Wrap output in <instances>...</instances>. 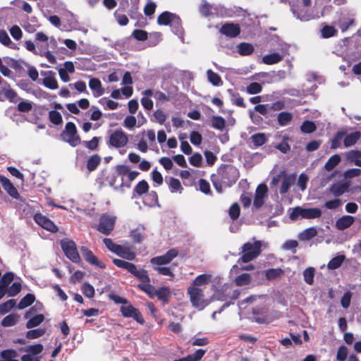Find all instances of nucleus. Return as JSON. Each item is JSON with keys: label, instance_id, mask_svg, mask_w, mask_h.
<instances>
[{"label": "nucleus", "instance_id": "nucleus-3", "mask_svg": "<svg viewBox=\"0 0 361 361\" xmlns=\"http://www.w3.org/2000/svg\"><path fill=\"white\" fill-rule=\"evenodd\" d=\"M262 243L259 240L246 243L242 247L243 255L238 262H249L259 256L261 252Z\"/></svg>", "mask_w": 361, "mask_h": 361}, {"label": "nucleus", "instance_id": "nucleus-42", "mask_svg": "<svg viewBox=\"0 0 361 361\" xmlns=\"http://www.w3.org/2000/svg\"><path fill=\"white\" fill-rule=\"evenodd\" d=\"M18 316L16 314H11L5 317L1 321V325L4 326H12L16 324Z\"/></svg>", "mask_w": 361, "mask_h": 361}, {"label": "nucleus", "instance_id": "nucleus-6", "mask_svg": "<svg viewBox=\"0 0 361 361\" xmlns=\"http://www.w3.org/2000/svg\"><path fill=\"white\" fill-rule=\"evenodd\" d=\"M61 248L65 255L73 263L80 262V257L77 250L75 242L68 239H64L61 241Z\"/></svg>", "mask_w": 361, "mask_h": 361}, {"label": "nucleus", "instance_id": "nucleus-58", "mask_svg": "<svg viewBox=\"0 0 361 361\" xmlns=\"http://www.w3.org/2000/svg\"><path fill=\"white\" fill-rule=\"evenodd\" d=\"M82 290L87 298H92L94 295V288L88 283H85L82 285Z\"/></svg>", "mask_w": 361, "mask_h": 361}, {"label": "nucleus", "instance_id": "nucleus-4", "mask_svg": "<svg viewBox=\"0 0 361 361\" xmlns=\"http://www.w3.org/2000/svg\"><path fill=\"white\" fill-rule=\"evenodd\" d=\"M188 293L192 305L200 310H203L210 302L204 298V292L198 287L190 286L188 288Z\"/></svg>", "mask_w": 361, "mask_h": 361}, {"label": "nucleus", "instance_id": "nucleus-33", "mask_svg": "<svg viewBox=\"0 0 361 361\" xmlns=\"http://www.w3.org/2000/svg\"><path fill=\"white\" fill-rule=\"evenodd\" d=\"M116 217L110 214H104L100 217L99 226H113L116 224Z\"/></svg>", "mask_w": 361, "mask_h": 361}, {"label": "nucleus", "instance_id": "nucleus-24", "mask_svg": "<svg viewBox=\"0 0 361 361\" xmlns=\"http://www.w3.org/2000/svg\"><path fill=\"white\" fill-rule=\"evenodd\" d=\"M207 77L208 81L214 86H221L223 85L221 77L211 69L207 70Z\"/></svg>", "mask_w": 361, "mask_h": 361}, {"label": "nucleus", "instance_id": "nucleus-40", "mask_svg": "<svg viewBox=\"0 0 361 361\" xmlns=\"http://www.w3.org/2000/svg\"><path fill=\"white\" fill-rule=\"evenodd\" d=\"M43 348L42 344L30 345L26 346L24 348V351L27 353H30L32 355H37L42 352Z\"/></svg>", "mask_w": 361, "mask_h": 361}, {"label": "nucleus", "instance_id": "nucleus-46", "mask_svg": "<svg viewBox=\"0 0 361 361\" xmlns=\"http://www.w3.org/2000/svg\"><path fill=\"white\" fill-rule=\"evenodd\" d=\"M250 281L251 276L248 274H240L235 280L236 285L238 286L248 285Z\"/></svg>", "mask_w": 361, "mask_h": 361}, {"label": "nucleus", "instance_id": "nucleus-19", "mask_svg": "<svg viewBox=\"0 0 361 361\" xmlns=\"http://www.w3.org/2000/svg\"><path fill=\"white\" fill-rule=\"evenodd\" d=\"M89 87L93 92L95 97H99L104 94V89L102 88L100 80L97 78H91L89 81Z\"/></svg>", "mask_w": 361, "mask_h": 361}, {"label": "nucleus", "instance_id": "nucleus-17", "mask_svg": "<svg viewBox=\"0 0 361 361\" xmlns=\"http://www.w3.org/2000/svg\"><path fill=\"white\" fill-rule=\"evenodd\" d=\"M177 20L176 14L164 11L157 18V23L159 25H170L172 21Z\"/></svg>", "mask_w": 361, "mask_h": 361}, {"label": "nucleus", "instance_id": "nucleus-38", "mask_svg": "<svg viewBox=\"0 0 361 361\" xmlns=\"http://www.w3.org/2000/svg\"><path fill=\"white\" fill-rule=\"evenodd\" d=\"M317 231L314 227H309L305 229L302 233H300L299 239L301 240H308L315 236Z\"/></svg>", "mask_w": 361, "mask_h": 361}, {"label": "nucleus", "instance_id": "nucleus-13", "mask_svg": "<svg viewBox=\"0 0 361 361\" xmlns=\"http://www.w3.org/2000/svg\"><path fill=\"white\" fill-rule=\"evenodd\" d=\"M220 32L227 37H235L239 35L240 27L234 23H226L221 27Z\"/></svg>", "mask_w": 361, "mask_h": 361}, {"label": "nucleus", "instance_id": "nucleus-34", "mask_svg": "<svg viewBox=\"0 0 361 361\" xmlns=\"http://www.w3.org/2000/svg\"><path fill=\"white\" fill-rule=\"evenodd\" d=\"M0 42L11 49H16V44L11 41L7 32L3 30H0Z\"/></svg>", "mask_w": 361, "mask_h": 361}, {"label": "nucleus", "instance_id": "nucleus-18", "mask_svg": "<svg viewBox=\"0 0 361 361\" xmlns=\"http://www.w3.org/2000/svg\"><path fill=\"white\" fill-rule=\"evenodd\" d=\"M361 137V133L360 131H355L348 134L346 133L343 137V144L345 147H349L354 145Z\"/></svg>", "mask_w": 361, "mask_h": 361}, {"label": "nucleus", "instance_id": "nucleus-52", "mask_svg": "<svg viewBox=\"0 0 361 361\" xmlns=\"http://www.w3.org/2000/svg\"><path fill=\"white\" fill-rule=\"evenodd\" d=\"M49 118L50 121L55 125H59L63 121L61 114L56 111H50Z\"/></svg>", "mask_w": 361, "mask_h": 361}, {"label": "nucleus", "instance_id": "nucleus-30", "mask_svg": "<svg viewBox=\"0 0 361 361\" xmlns=\"http://www.w3.org/2000/svg\"><path fill=\"white\" fill-rule=\"evenodd\" d=\"M341 161V157L338 154L331 156L324 165V169L330 171L333 170Z\"/></svg>", "mask_w": 361, "mask_h": 361}, {"label": "nucleus", "instance_id": "nucleus-43", "mask_svg": "<svg viewBox=\"0 0 361 361\" xmlns=\"http://www.w3.org/2000/svg\"><path fill=\"white\" fill-rule=\"evenodd\" d=\"M16 300L13 299H10L6 302L0 305V314H4L8 312L12 308L16 305Z\"/></svg>", "mask_w": 361, "mask_h": 361}, {"label": "nucleus", "instance_id": "nucleus-54", "mask_svg": "<svg viewBox=\"0 0 361 361\" xmlns=\"http://www.w3.org/2000/svg\"><path fill=\"white\" fill-rule=\"evenodd\" d=\"M44 333L45 330L42 329L30 330L27 332L26 337L29 339H35L40 336H42L44 334Z\"/></svg>", "mask_w": 361, "mask_h": 361}, {"label": "nucleus", "instance_id": "nucleus-20", "mask_svg": "<svg viewBox=\"0 0 361 361\" xmlns=\"http://www.w3.org/2000/svg\"><path fill=\"white\" fill-rule=\"evenodd\" d=\"M295 176L293 175H283V180L280 188V192L284 194L287 192L290 186L295 183Z\"/></svg>", "mask_w": 361, "mask_h": 361}, {"label": "nucleus", "instance_id": "nucleus-22", "mask_svg": "<svg viewBox=\"0 0 361 361\" xmlns=\"http://www.w3.org/2000/svg\"><path fill=\"white\" fill-rule=\"evenodd\" d=\"M143 94L147 97H153L157 101L164 102L169 100L168 97L160 91H153L152 90H146L143 92Z\"/></svg>", "mask_w": 361, "mask_h": 361}, {"label": "nucleus", "instance_id": "nucleus-25", "mask_svg": "<svg viewBox=\"0 0 361 361\" xmlns=\"http://www.w3.org/2000/svg\"><path fill=\"white\" fill-rule=\"evenodd\" d=\"M283 56L279 53H272L263 56L262 61L265 64L271 65L281 61Z\"/></svg>", "mask_w": 361, "mask_h": 361}, {"label": "nucleus", "instance_id": "nucleus-31", "mask_svg": "<svg viewBox=\"0 0 361 361\" xmlns=\"http://www.w3.org/2000/svg\"><path fill=\"white\" fill-rule=\"evenodd\" d=\"M354 23V19L351 17H342L341 18L337 25L341 28L342 32H345L348 27Z\"/></svg>", "mask_w": 361, "mask_h": 361}, {"label": "nucleus", "instance_id": "nucleus-26", "mask_svg": "<svg viewBox=\"0 0 361 361\" xmlns=\"http://www.w3.org/2000/svg\"><path fill=\"white\" fill-rule=\"evenodd\" d=\"M170 295H171L170 289L166 286H162V287L157 289V298L164 303L168 302Z\"/></svg>", "mask_w": 361, "mask_h": 361}, {"label": "nucleus", "instance_id": "nucleus-63", "mask_svg": "<svg viewBox=\"0 0 361 361\" xmlns=\"http://www.w3.org/2000/svg\"><path fill=\"white\" fill-rule=\"evenodd\" d=\"M202 157L199 153H195L190 157L189 161L194 166L200 167L202 165Z\"/></svg>", "mask_w": 361, "mask_h": 361}, {"label": "nucleus", "instance_id": "nucleus-16", "mask_svg": "<svg viewBox=\"0 0 361 361\" xmlns=\"http://www.w3.org/2000/svg\"><path fill=\"white\" fill-rule=\"evenodd\" d=\"M43 85L49 89L56 90L59 87L55 74L52 71L45 72L44 74Z\"/></svg>", "mask_w": 361, "mask_h": 361}, {"label": "nucleus", "instance_id": "nucleus-11", "mask_svg": "<svg viewBox=\"0 0 361 361\" xmlns=\"http://www.w3.org/2000/svg\"><path fill=\"white\" fill-rule=\"evenodd\" d=\"M267 187L264 184H260L256 189L253 206L258 209L264 203V200L267 196Z\"/></svg>", "mask_w": 361, "mask_h": 361}, {"label": "nucleus", "instance_id": "nucleus-44", "mask_svg": "<svg viewBox=\"0 0 361 361\" xmlns=\"http://www.w3.org/2000/svg\"><path fill=\"white\" fill-rule=\"evenodd\" d=\"M226 121L224 118L221 116H213L212 118V127L223 130L225 128Z\"/></svg>", "mask_w": 361, "mask_h": 361}, {"label": "nucleus", "instance_id": "nucleus-27", "mask_svg": "<svg viewBox=\"0 0 361 361\" xmlns=\"http://www.w3.org/2000/svg\"><path fill=\"white\" fill-rule=\"evenodd\" d=\"M214 10L215 9L212 7V6L205 1H203L199 7L200 13L205 17L214 15Z\"/></svg>", "mask_w": 361, "mask_h": 361}, {"label": "nucleus", "instance_id": "nucleus-49", "mask_svg": "<svg viewBox=\"0 0 361 361\" xmlns=\"http://www.w3.org/2000/svg\"><path fill=\"white\" fill-rule=\"evenodd\" d=\"M13 280V274L11 272L6 273L0 279V286L7 290L8 286Z\"/></svg>", "mask_w": 361, "mask_h": 361}, {"label": "nucleus", "instance_id": "nucleus-7", "mask_svg": "<svg viewBox=\"0 0 361 361\" xmlns=\"http://www.w3.org/2000/svg\"><path fill=\"white\" fill-rule=\"evenodd\" d=\"M128 142L127 134L121 129H117L113 131L109 139L110 146L115 148H121L125 147Z\"/></svg>", "mask_w": 361, "mask_h": 361}, {"label": "nucleus", "instance_id": "nucleus-64", "mask_svg": "<svg viewBox=\"0 0 361 361\" xmlns=\"http://www.w3.org/2000/svg\"><path fill=\"white\" fill-rule=\"evenodd\" d=\"M205 353L206 350L203 349H198L193 354H190L188 356L190 361H199L202 359Z\"/></svg>", "mask_w": 361, "mask_h": 361}, {"label": "nucleus", "instance_id": "nucleus-28", "mask_svg": "<svg viewBox=\"0 0 361 361\" xmlns=\"http://www.w3.org/2000/svg\"><path fill=\"white\" fill-rule=\"evenodd\" d=\"M35 300V297L32 293H27L25 296H24L18 305V308L20 310H23L26 308L27 307L31 305Z\"/></svg>", "mask_w": 361, "mask_h": 361}, {"label": "nucleus", "instance_id": "nucleus-1", "mask_svg": "<svg viewBox=\"0 0 361 361\" xmlns=\"http://www.w3.org/2000/svg\"><path fill=\"white\" fill-rule=\"evenodd\" d=\"M178 255V250L172 248L168 250L164 255L154 257L150 259V264L153 269L162 276L173 277L172 267H168L173 259Z\"/></svg>", "mask_w": 361, "mask_h": 361}, {"label": "nucleus", "instance_id": "nucleus-50", "mask_svg": "<svg viewBox=\"0 0 361 361\" xmlns=\"http://www.w3.org/2000/svg\"><path fill=\"white\" fill-rule=\"evenodd\" d=\"M316 126L312 121H305L300 126V130L304 133H310L316 130Z\"/></svg>", "mask_w": 361, "mask_h": 361}, {"label": "nucleus", "instance_id": "nucleus-29", "mask_svg": "<svg viewBox=\"0 0 361 361\" xmlns=\"http://www.w3.org/2000/svg\"><path fill=\"white\" fill-rule=\"evenodd\" d=\"M211 278L212 276L209 274H200L195 279L191 286L198 287L207 284L210 281Z\"/></svg>", "mask_w": 361, "mask_h": 361}, {"label": "nucleus", "instance_id": "nucleus-48", "mask_svg": "<svg viewBox=\"0 0 361 361\" xmlns=\"http://www.w3.org/2000/svg\"><path fill=\"white\" fill-rule=\"evenodd\" d=\"M169 187L171 192H181L183 190V187L180 184V182L178 179L171 178L169 181Z\"/></svg>", "mask_w": 361, "mask_h": 361}, {"label": "nucleus", "instance_id": "nucleus-39", "mask_svg": "<svg viewBox=\"0 0 361 361\" xmlns=\"http://www.w3.org/2000/svg\"><path fill=\"white\" fill-rule=\"evenodd\" d=\"M283 274V271L281 269H270L266 271L265 276L268 280H273L280 277Z\"/></svg>", "mask_w": 361, "mask_h": 361}, {"label": "nucleus", "instance_id": "nucleus-61", "mask_svg": "<svg viewBox=\"0 0 361 361\" xmlns=\"http://www.w3.org/2000/svg\"><path fill=\"white\" fill-rule=\"evenodd\" d=\"M156 8L157 5L154 2H148L144 8V13L146 16L152 18L155 12Z\"/></svg>", "mask_w": 361, "mask_h": 361}, {"label": "nucleus", "instance_id": "nucleus-12", "mask_svg": "<svg viewBox=\"0 0 361 361\" xmlns=\"http://www.w3.org/2000/svg\"><path fill=\"white\" fill-rule=\"evenodd\" d=\"M33 310V307L31 308L25 314V317L26 319H29L26 324V327L27 329H32L33 327L39 326L44 320V317L42 314L32 316Z\"/></svg>", "mask_w": 361, "mask_h": 361}, {"label": "nucleus", "instance_id": "nucleus-21", "mask_svg": "<svg viewBox=\"0 0 361 361\" xmlns=\"http://www.w3.org/2000/svg\"><path fill=\"white\" fill-rule=\"evenodd\" d=\"M228 289L229 286L224 285L221 290H217L214 292L209 301L219 300L224 301L228 298Z\"/></svg>", "mask_w": 361, "mask_h": 361}, {"label": "nucleus", "instance_id": "nucleus-59", "mask_svg": "<svg viewBox=\"0 0 361 361\" xmlns=\"http://www.w3.org/2000/svg\"><path fill=\"white\" fill-rule=\"evenodd\" d=\"M348 353V348L346 346L341 345V347H339V348L337 351V355H336L337 360L345 361L347 358Z\"/></svg>", "mask_w": 361, "mask_h": 361}, {"label": "nucleus", "instance_id": "nucleus-8", "mask_svg": "<svg viewBox=\"0 0 361 361\" xmlns=\"http://www.w3.org/2000/svg\"><path fill=\"white\" fill-rule=\"evenodd\" d=\"M121 312L122 315L125 317H132L138 323H144V319L142 318L140 311L135 308L128 301L127 302V304L121 307Z\"/></svg>", "mask_w": 361, "mask_h": 361}, {"label": "nucleus", "instance_id": "nucleus-60", "mask_svg": "<svg viewBox=\"0 0 361 361\" xmlns=\"http://www.w3.org/2000/svg\"><path fill=\"white\" fill-rule=\"evenodd\" d=\"M262 91V86L258 82H252L247 87V92L250 94H255Z\"/></svg>", "mask_w": 361, "mask_h": 361}, {"label": "nucleus", "instance_id": "nucleus-55", "mask_svg": "<svg viewBox=\"0 0 361 361\" xmlns=\"http://www.w3.org/2000/svg\"><path fill=\"white\" fill-rule=\"evenodd\" d=\"M251 139L256 147L262 146L266 140L265 136L263 133H256L252 135Z\"/></svg>", "mask_w": 361, "mask_h": 361}, {"label": "nucleus", "instance_id": "nucleus-51", "mask_svg": "<svg viewBox=\"0 0 361 361\" xmlns=\"http://www.w3.org/2000/svg\"><path fill=\"white\" fill-rule=\"evenodd\" d=\"M148 190L149 185L145 180L140 181L134 188L135 192H136L139 195L146 193Z\"/></svg>", "mask_w": 361, "mask_h": 361}, {"label": "nucleus", "instance_id": "nucleus-2", "mask_svg": "<svg viewBox=\"0 0 361 361\" xmlns=\"http://www.w3.org/2000/svg\"><path fill=\"white\" fill-rule=\"evenodd\" d=\"M322 215V211L320 209L314 207H295L291 209L289 217L291 220H296L298 219H317L320 217Z\"/></svg>", "mask_w": 361, "mask_h": 361}, {"label": "nucleus", "instance_id": "nucleus-56", "mask_svg": "<svg viewBox=\"0 0 361 361\" xmlns=\"http://www.w3.org/2000/svg\"><path fill=\"white\" fill-rule=\"evenodd\" d=\"M337 32V30L333 27L329 25L324 26L322 30V37L324 38H329L334 36Z\"/></svg>", "mask_w": 361, "mask_h": 361}, {"label": "nucleus", "instance_id": "nucleus-45", "mask_svg": "<svg viewBox=\"0 0 361 361\" xmlns=\"http://www.w3.org/2000/svg\"><path fill=\"white\" fill-rule=\"evenodd\" d=\"M303 277L305 281L309 284L312 285L314 282V269L312 267H309L304 270L303 271Z\"/></svg>", "mask_w": 361, "mask_h": 361}, {"label": "nucleus", "instance_id": "nucleus-53", "mask_svg": "<svg viewBox=\"0 0 361 361\" xmlns=\"http://www.w3.org/2000/svg\"><path fill=\"white\" fill-rule=\"evenodd\" d=\"M292 119V114L288 112H281L278 116V121L281 126L287 125Z\"/></svg>", "mask_w": 361, "mask_h": 361}, {"label": "nucleus", "instance_id": "nucleus-23", "mask_svg": "<svg viewBox=\"0 0 361 361\" xmlns=\"http://www.w3.org/2000/svg\"><path fill=\"white\" fill-rule=\"evenodd\" d=\"M130 274L138 279L140 282H150V278L148 275V272L144 269H137L135 265L133 271L130 272Z\"/></svg>", "mask_w": 361, "mask_h": 361}, {"label": "nucleus", "instance_id": "nucleus-41", "mask_svg": "<svg viewBox=\"0 0 361 361\" xmlns=\"http://www.w3.org/2000/svg\"><path fill=\"white\" fill-rule=\"evenodd\" d=\"M101 161V158L99 156L94 154L90 157L87 161V167L89 171H94L97 166L99 164Z\"/></svg>", "mask_w": 361, "mask_h": 361}, {"label": "nucleus", "instance_id": "nucleus-37", "mask_svg": "<svg viewBox=\"0 0 361 361\" xmlns=\"http://www.w3.org/2000/svg\"><path fill=\"white\" fill-rule=\"evenodd\" d=\"M346 134L345 130H341L336 133L334 137L331 140V147L332 149H336L341 146V140L344 137Z\"/></svg>", "mask_w": 361, "mask_h": 361}, {"label": "nucleus", "instance_id": "nucleus-47", "mask_svg": "<svg viewBox=\"0 0 361 361\" xmlns=\"http://www.w3.org/2000/svg\"><path fill=\"white\" fill-rule=\"evenodd\" d=\"M238 52L241 55H249L252 53L254 48L252 44L248 43H241L238 45Z\"/></svg>", "mask_w": 361, "mask_h": 361}, {"label": "nucleus", "instance_id": "nucleus-10", "mask_svg": "<svg viewBox=\"0 0 361 361\" xmlns=\"http://www.w3.org/2000/svg\"><path fill=\"white\" fill-rule=\"evenodd\" d=\"M80 251L84 259L91 265L95 266L100 269L105 268V264L102 261L99 260L97 257L93 254V252L87 247H81Z\"/></svg>", "mask_w": 361, "mask_h": 361}, {"label": "nucleus", "instance_id": "nucleus-14", "mask_svg": "<svg viewBox=\"0 0 361 361\" xmlns=\"http://www.w3.org/2000/svg\"><path fill=\"white\" fill-rule=\"evenodd\" d=\"M350 187V184L348 183L345 182H338L333 184L330 188L329 191L334 195L335 197H339L346 192Z\"/></svg>", "mask_w": 361, "mask_h": 361}, {"label": "nucleus", "instance_id": "nucleus-35", "mask_svg": "<svg viewBox=\"0 0 361 361\" xmlns=\"http://www.w3.org/2000/svg\"><path fill=\"white\" fill-rule=\"evenodd\" d=\"M2 92L4 96L8 99L11 102L16 103L18 102V98L16 92L10 88L9 86H5L2 89Z\"/></svg>", "mask_w": 361, "mask_h": 361}, {"label": "nucleus", "instance_id": "nucleus-57", "mask_svg": "<svg viewBox=\"0 0 361 361\" xmlns=\"http://www.w3.org/2000/svg\"><path fill=\"white\" fill-rule=\"evenodd\" d=\"M137 125V119L133 116H127L123 121V126L128 129H133Z\"/></svg>", "mask_w": 361, "mask_h": 361}, {"label": "nucleus", "instance_id": "nucleus-36", "mask_svg": "<svg viewBox=\"0 0 361 361\" xmlns=\"http://www.w3.org/2000/svg\"><path fill=\"white\" fill-rule=\"evenodd\" d=\"M113 262L116 267L126 269L130 273L133 271L135 264L120 259H114Z\"/></svg>", "mask_w": 361, "mask_h": 361}, {"label": "nucleus", "instance_id": "nucleus-5", "mask_svg": "<svg viewBox=\"0 0 361 361\" xmlns=\"http://www.w3.org/2000/svg\"><path fill=\"white\" fill-rule=\"evenodd\" d=\"M63 141L68 142L72 147H76L80 144V137L78 135L75 125L72 122H68L65 129L61 133Z\"/></svg>", "mask_w": 361, "mask_h": 361}, {"label": "nucleus", "instance_id": "nucleus-9", "mask_svg": "<svg viewBox=\"0 0 361 361\" xmlns=\"http://www.w3.org/2000/svg\"><path fill=\"white\" fill-rule=\"evenodd\" d=\"M115 254L120 257L130 261L133 260L136 256L133 245L130 244L119 245Z\"/></svg>", "mask_w": 361, "mask_h": 361}, {"label": "nucleus", "instance_id": "nucleus-62", "mask_svg": "<svg viewBox=\"0 0 361 361\" xmlns=\"http://www.w3.org/2000/svg\"><path fill=\"white\" fill-rule=\"evenodd\" d=\"M298 245L295 240H289L286 241L282 245V248L285 250H291L293 253L295 252V248Z\"/></svg>", "mask_w": 361, "mask_h": 361}, {"label": "nucleus", "instance_id": "nucleus-32", "mask_svg": "<svg viewBox=\"0 0 361 361\" xmlns=\"http://www.w3.org/2000/svg\"><path fill=\"white\" fill-rule=\"evenodd\" d=\"M345 259V256L343 255H338L330 260L328 263L327 267L329 269L334 270L341 267Z\"/></svg>", "mask_w": 361, "mask_h": 361}, {"label": "nucleus", "instance_id": "nucleus-15", "mask_svg": "<svg viewBox=\"0 0 361 361\" xmlns=\"http://www.w3.org/2000/svg\"><path fill=\"white\" fill-rule=\"evenodd\" d=\"M0 183L4 190H6L11 197L18 198V190L7 178L0 175Z\"/></svg>", "mask_w": 361, "mask_h": 361}]
</instances>
